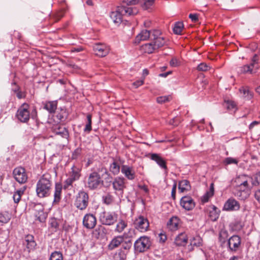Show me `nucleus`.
I'll return each mask as SVG.
<instances>
[{"label":"nucleus","instance_id":"nucleus-1","mask_svg":"<svg viewBox=\"0 0 260 260\" xmlns=\"http://www.w3.org/2000/svg\"><path fill=\"white\" fill-rule=\"evenodd\" d=\"M161 32L158 29L152 30L151 42L143 46L145 52L150 54L164 46L166 43V39L161 36Z\"/></svg>","mask_w":260,"mask_h":260},{"label":"nucleus","instance_id":"nucleus-27","mask_svg":"<svg viewBox=\"0 0 260 260\" xmlns=\"http://www.w3.org/2000/svg\"><path fill=\"white\" fill-rule=\"evenodd\" d=\"M150 158L152 160L155 161L161 168L164 169H167L165 160L159 154L152 153L151 154Z\"/></svg>","mask_w":260,"mask_h":260},{"label":"nucleus","instance_id":"nucleus-39","mask_svg":"<svg viewBox=\"0 0 260 260\" xmlns=\"http://www.w3.org/2000/svg\"><path fill=\"white\" fill-rule=\"evenodd\" d=\"M239 90L241 93L243 94V96L247 100H250L252 98V94L247 88L242 87Z\"/></svg>","mask_w":260,"mask_h":260},{"label":"nucleus","instance_id":"nucleus-26","mask_svg":"<svg viewBox=\"0 0 260 260\" xmlns=\"http://www.w3.org/2000/svg\"><path fill=\"white\" fill-rule=\"evenodd\" d=\"M43 108L50 113H53L57 108V102L56 101L46 102L43 103Z\"/></svg>","mask_w":260,"mask_h":260},{"label":"nucleus","instance_id":"nucleus-32","mask_svg":"<svg viewBox=\"0 0 260 260\" xmlns=\"http://www.w3.org/2000/svg\"><path fill=\"white\" fill-rule=\"evenodd\" d=\"M62 186L60 184H55V191L54 193V202H58L61 199Z\"/></svg>","mask_w":260,"mask_h":260},{"label":"nucleus","instance_id":"nucleus-20","mask_svg":"<svg viewBox=\"0 0 260 260\" xmlns=\"http://www.w3.org/2000/svg\"><path fill=\"white\" fill-rule=\"evenodd\" d=\"M240 206L238 201L234 198H230L225 203L223 209L226 211H237L240 209Z\"/></svg>","mask_w":260,"mask_h":260},{"label":"nucleus","instance_id":"nucleus-48","mask_svg":"<svg viewBox=\"0 0 260 260\" xmlns=\"http://www.w3.org/2000/svg\"><path fill=\"white\" fill-rule=\"evenodd\" d=\"M260 184V171L256 173L254 177V180L252 178V185L256 186Z\"/></svg>","mask_w":260,"mask_h":260},{"label":"nucleus","instance_id":"nucleus-49","mask_svg":"<svg viewBox=\"0 0 260 260\" xmlns=\"http://www.w3.org/2000/svg\"><path fill=\"white\" fill-rule=\"evenodd\" d=\"M225 106L228 109L232 110L235 108L236 104L233 101L228 100L225 101Z\"/></svg>","mask_w":260,"mask_h":260},{"label":"nucleus","instance_id":"nucleus-62","mask_svg":"<svg viewBox=\"0 0 260 260\" xmlns=\"http://www.w3.org/2000/svg\"><path fill=\"white\" fill-rule=\"evenodd\" d=\"M254 196L256 200L260 203V189L255 192Z\"/></svg>","mask_w":260,"mask_h":260},{"label":"nucleus","instance_id":"nucleus-28","mask_svg":"<svg viewBox=\"0 0 260 260\" xmlns=\"http://www.w3.org/2000/svg\"><path fill=\"white\" fill-rule=\"evenodd\" d=\"M220 210L215 206L213 205L210 207L209 212V216L212 221H216L219 217Z\"/></svg>","mask_w":260,"mask_h":260},{"label":"nucleus","instance_id":"nucleus-44","mask_svg":"<svg viewBox=\"0 0 260 260\" xmlns=\"http://www.w3.org/2000/svg\"><path fill=\"white\" fill-rule=\"evenodd\" d=\"M103 200L104 203L107 205H110L113 202L114 198L110 194H107L103 197Z\"/></svg>","mask_w":260,"mask_h":260},{"label":"nucleus","instance_id":"nucleus-64","mask_svg":"<svg viewBox=\"0 0 260 260\" xmlns=\"http://www.w3.org/2000/svg\"><path fill=\"white\" fill-rule=\"evenodd\" d=\"M259 123V122L257 121H254L252 123H250V124L249 126V129L252 128L255 125H257Z\"/></svg>","mask_w":260,"mask_h":260},{"label":"nucleus","instance_id":"nucleus-40","mask_svg":"<svg viewBox=\"0 0 260 260\" xmlns=\"http://www.w3.org/2000/svg\"><path fill=\"white\" fill-rule=\"evenodd\" d=\"M252 186V178L246 175V178L244 181H243V184L241 186L251 187V188Z\"/></svg>","mask_w":260,"mask_h":260},{"label":"nucleus","instance_id":"nucleus-3","mask_svg":"<svg viewBox=\"0 0 260 260\" xmlns=\"http://www.w3.org/2000/svg\"><path fill=\"white\" fill-rule=\"evenodd\" d=\"M138 12L136 8L121 5L118 6L115 11L111 13L110 17L115 23L119 24L122 22L123 17L135 15Z\"/></svg>","mask_w":260,"mask_h":260},{"label":"nucleus","instance_id":"nucleus-19","mask_svg":"<svg viewBox=\"0 0 260 260\" xmlns=\"http://www.w3.org/2000/svg\"><path fill=\"white\" fill-rule=\"evenodd\" d=\"M121 172L129 180H133L136 177V173L132 167L128 165H122Z\"/></svg>","mask_w":260,"mask_h":260},{"label":"nucleus","instance_id":"nucleus-52","mask_svg":"<svg viewBox=\"0 0 260 260\" xmlns=\"http://www.w3.org/2000/svg\"><path fill=\"white\" fill-rule=\"evenodd\" d=\"M181 120L179 118L175 117L171 119L169 121V124L174 126H177L180 122Z\"/></svg>","mask_w":260,"mask_h":260},{"label":"nucleus","instance_id":"nucleus-30","mask_svg":"<svg viewBox=\"0 0 260 260\" xmlns=\"http://www.w3.org/2000/svg\"><path fill=\"white\" fill-rule=\"evenodd\" d=\"M189 182L187 180H183L179 182L178 189L181 192L188 191L190 189Z\"/></svg>","mask_w":260,"mask_h":260},{"label":"nucleus","instance_id":"nucleus-2","mask_svg":"<svg viewBox=\"0 0 260 260\" xmlns=\"http://www.w3.org/2000/svg\"><path fill=\"white\" fill-rule=\"evenodd\" d=\"M52 182L49 175H43L38 180L36 185V193L39 198L48 197L51 192Z\"/></svg>","mask_w":260,"mask_h":260},{"label":"nucleus","instance_id":"nucleus-24","mask_svg":"<svg viewBox=\"0 0 260 260\" xmlns=\"http://www.w3.org/2000/svg\"><path fill=\"white\" fill-rule=\"evenodd\" d=\"M179 223V218L177 216H173L168 222L167 227L170 231H176L178 229Z\"/></svg>","mask_w":260,"mask_h":260},{"label":"nucleus","instance_id":"nucleus-50","mask_svg":"<svg viewBox=\"0 0 260 260\" xmlns=\"http://www.w3.org/2000/svg\"><path fill=\"white\" fill-rule=\"evenodd\" d=\"M228 237V232L226 231H221L219 234V240L224 243L225 242V239Z\"/></svg>","mask_w":260,"mask_h":260},{"label":"nucleus","instance_id":"nucleus-42","mask_svg":"<svg viewBox=\"0 0 260 260\" xmlns=\"http://www.w3.org/2000/svg\"><path fill=\"white\" fill-rule=\"evenodd\" d=\"M87 122L84 128V132L89 133L91 130V115L90 114L87 116Z\"/></svg>","mask_w":260,"mask_h":260},{"label":"nucleus","instance_id":"nucleus-9","mask_svg":"<svg viewBox=\"0 0 260 260\" xmlns=\"http://www.w3.org/2000/svg\"><path fill=\"white\" fill-rule=\"evenodd\" d=\"M28 104H23L17 110L16 116L22 122H27L29 119L30 113L28 110Z\"/></svg>","mask_w":260,"mask_h":260},{"label":"nucleus","instance_id":"nucleus-57","mask_svg":"<svg viewBox=\"0 0 260 260\" xmlns=\"http://www.w3.org/2000/svg\"><path fill=\"white\" fill-rule=\"evenodd\" d=\"M189 17L193 22H196L198 21V15L197 14H190Z\"/></svg>","mask_w":260,"mask_h":260},{"label":"nucleus","instance_id":"nucleus-5","mask_svg":"<svg viewBox=\"0 0 260 260\" xmlns=\"http://www.w3.org/2000/svg\"><path fill=\"white\" fill-rule=\"evenodd\" d=\"M82 167L80 165H74L71 168V170L69 172V177L64 182V188H68L72 186L74 182L78 180L81 176Z\"/></svg>","mask_w":260,"mask_h":260},{"label":"nucleus","instance_id":"nucleus-60","mask_svg":"<svg viewBox=\"0 0 260 260\" xmlns=\"http://www.w3.org/2000/svg\"><path fill=\"white\" fill-rule=\"evenodd\" d=\"M83 50V48L81 47H74L71 49L72 52H79Z\"/></svg>","mask_w":260,"mask_h":260},{"label":"nucleus","instance_id":"nucleus-43","mask_svg":"<svg viewBox=\"0 0 260 260\" xmlns=\"http://www.w3.org/2000/svg\"><path fill=\"white\" fill-rule=\"evenodd\" d=\"M36 216L37 217L38 220H39L40 222H44L46 218L47 214L45 213L42 210H40V211H39L38 214H36Z\"/></svg>","mask_w":260,"mask_h":260},{"label":"nucleus","instance_id":"nucleus-37","mask_svg":"<svg viewBox=\"0 0 260 260\" xmlns=\"http://www.w3.org/2000/svg\"><path fill=\"white\" fill-rule=\"evenodd\" d=\"M155 0H140L142 7L145 9L149 8L154 4Z\"/></svg>","mask_w":260,"mask_h":260},{"label":"nucleus","instance_id":"nucleus-34","mask_svg":"<svg viewBox=\"0 0 260 260\" xmlns=\"http://www.w3.org/2000/svg\"><path fill=\"white\" fill-rule=\"evenodd\" d=\"M184 27V25L182 22H177L175 23L173 27V32L176 35H180Z\"/></svg>","mask_w":260,"mask_h":260},{"label":"nucleus","instance_id":"nucleus-15","mask_svg":"<svg viewBox=\"0 0 260 260\" xmlns=\"http://www.w3.org/2000/svg\"><path fill=\"white\" fill-rule=\"evenodd\" d=\"M96 224V218L92 214L88 213L85 215L83 219V224L87 229H91Z\"/></svg>","mask_w":260,"mask_h":260},{"label":"nucleus","instance_id":"nucleus-14","mask_svg":"<svg viewBox=\"0 0 260 260\" xmlns=\"http://www.w3.org/2000/svg\"><path fill=\"white\" fill-rule=\"evenodd\" d=\"M93 49L95 54L100 57L106 56L109 52V48L105 44L102 43L94 44Z\"/></svg>","mask_w":260,"mask_h":260},{"label":"nucleus","instance_id":"nucleus-17","mask_svg":"<svg viewBox=\"0 0 260 260\" xmlns=\"http://www.w3.org/2000/svg\"><path fill=\"white\" fill-rule=\"evenodd\" d=\"M108 233V230L102 225H99L92 233V237L96 239H103Z\"/></svg>","mask_w":260,"mask_h":260},{"label":"nucleus","instance_id":"nucleus-56","mask_svg":"<svg viewBox=\"0 0 260 260\" xmlns=\"http://www.w3.org/2000/svg\"><path fill=\"white\" fill-rule=\"evenodd\" d=\"M21 196L18 193L14 192L13 194V200L15 203H18L21 199Z\"/></svg>","mask_w":260,"mask_h":260},{"label":"nucleus","instance_id":"nucleus-4","mask_svg":"<svg viewBox=\"0 0 260 260\" xmlns=\"http://www.w3.org/2000/svg\"><path fill=\"white\" fill-rule=\"evenodd\" d=\"M103 183L100 174L96 172H93L90 173L85 178V186L90 190L98 189Z\"/></svg>","mask_w":260,"mask_h":260},{"label":"nucleus","instance_id":"nucleus-12","mask_svg":"<svg viewBox=\"0 0 260 260\" xmlns=\"http://www.w3.org/2000/svg\"><path fill=\"white\" fill-rule=\"evenodd\" d=\"M14 177L16 181L20 183H24L27 180V175L25 170L22 167L16 168L13 172Z\"/></svg>","mask_w":260,"mask_h":260},{"label":"nucleus","instance_id":"nucleus-59","mask_svg":"<svg viewBox=\"0 0 260 260\" xmlns=\"http://www.w3.org/2000/svg\"><path fill=\"white\" fill-rule=\"evenodd\" d=\"M105 174L107 175V177L105 178L106 181L110 183H112V177L107 170L105 171Z\"/></svg>","mask_w":260,"mask_h":260},{"label":"nucleus","instance_id":"nucleus-53","mask_svg":"<svg viewBox=\"0 0 260 260\" xmlns=\"http://www.w3.org/2000/svg\"><path fill=\"white\" fill-rule=\"evenodd\" d=\"M170 64L173 67H176L180 65V61L177 58L174 57L171 60Z\"/></svg>","mask_w":260,"mask_h":260},{"label":"nucleus","instance_id":"nucleus-31","mask_svg":"<svg viewBox=\"0 0 260 260\" xmlns=\"http://www.w3.org/2000/svg\"><path fill=\"white\" fill-rule=\"evenodd\" d=\"M120 170V163L118 160H114L113 162L110 165V171L113 174V175H116L119 174Z\"/></svg>","mask_w":260,"mask_h":260},{"label":"nucleus","instance_id":"nucleus-36","mask_svg":"<svg viewBox=\"0 0 260 260\" xmlns=\"http://www.w3.org/2000/svg\"><path fill=\"white\" fill-rule=\"evenodd\" d=\"M253 68V63L246 64L241 67V72L242 73H252V69Z\"/></svg>","mask_w":260,"mask_h":260},{"label":"nucleus","instance_id":"nucleus-55","mask_svg":"<svg viewBox=\"0 0 260 260\" xmlns=\"http://www.w3.org/2000/svg\"><path fill=\"white\" fill-rule=\"evenodd\" d=\"M123 4L124 6V4L129 6V5H134L137 4L136 0H123Z\"/></svg>","mask_w":260,"mask_h":260},{"label":"nucleus","instance_id":"nucleus-6","mask_svg":"<svg viewBox=\"0 0 260 260\" xmlns=\"http://www.w3.org/2000/svg\"><path fill=\"white\" fill-rule=\"evenodd\" d=\"M99 220L103 225H112L117 220V214L114 212L104 211L100 214Z\"/></svg>","mask_w":260,"mask_h":260},{"label":"nucleus","instance_id":"nucleus-63","mask_svg":"<svg viewBox=\"0 0 260 260\" xmlns=\"http://www.w3.org/2000/svg\"><path fill=\"white\" fill-rule=\"evenodd\" d=\"M257 60H258L257 55V54H255L252 59V62L251 63H253V66H254V64L257 62Z\"/></svg>","mask_w":260,"mask_h":260},{"label":"nucleus","instance_id":"nucleus-38","mask_svg":"<svg viewBox=\"0 0 260 260\" xmlns=\"http://www.w3.org/2000/svg\"><path fill=\"white\" fill-rule=\"evenodd\" d=\"M202 240L199 236H197L193 238L190 240V245L194 246H200L201 245Z\"/></svg>","mask_w":260,"mask_h":260},{"label":"nucleus","instance_id":"nucleus-11","mask_svg":"<svg viewBox=\"0 0 260 260\" xmlns=\"http://www.w3.org/2000/svg\"><path fill=\"white\" fill-rule=\"evenodd\" d=\"M126 180L124 178L122 177H117L114 178L112 181L113 189L117 193L122 195L123 190L126 188Z\"/></svg>","mask_w":260,"mask_h":260},{"label":"nucleus","instance_id":"nucleus-41","mask_svg":"<svg viewBox=\"0 0 260 260\" xmlns=\"http://www.w3.org/2000/svg\"><path fill=\"white\" fill-rule=\"evenodd\" d=\"M49 260H63L62 255L60 252L54 251L52 253Z\"/></svg>","mask_w":260,"mask_h":260},{"label":"nucleus","instance_id":"nucleus-8","mask_svg":"<svg viewBox=\"0 0 260 260\" xmlns=\"http://www.w3.org/2000/svg\"><path fill=\"white\" fill-rule=\"evenodd\" d=\"M89 197L87 193L84 191H80L76 196L75 206L79 209L83 210L88 205Z\"/></svg>","mask_w":260,"mask_h":260},{"label":"nucleus","instance_id":"nucleus-35","mask_svg":"<svg viewBox=\"0 0 260 260\" xmlns=\"http://www.w3.org/2000/svg\"><path fill=\"white\" fill-rule=\"evenodd\" d=\"M214 194V184L211 183L210 186L209 190L203 196V201L207 202L208 201L209 198L213 196Z\"/></svg>","mask_w":260,"mask_h":260},{"label":"nucleus","instance_id":"nucleus-10","mask_svg":"<svg viewBox=\"0 0 260 260\" xmlns=\"http://www.w3.org/2000/svg\"><path fill=\"white\" fill-rule=\"evenodd\" d=\"M134 225L136 229L141 232H144L148 230L149 223L147 218L141 215L135 219Z\"/></svg>","mask_w":260,"mask_h":260},{"label":"nucleus","instance_id":"nucleus-46","mask_svg":"<svg viewBox=\"0 0 260 260\" xmlns=\"http://www.w3.org/2000/svg\"><path fill=\"white\" fill-rule=\"evenodd\" d=\"M122 244V247L125 250H129L132 246V241L131 240H128L127 241H124L121 243Z\"/></svg>","mask_w":260,"mask_h":260},{"label":"nucleus","instance_id":"nucleus-45","mask_svg":"<svg viewBox=\"0 0 260 260\" xmlns=\"http://www.w3.org/2000/svg\"><path fill=\"white\" fill-rule=\"evenodd\" d=\"M210 68V67L204 62L201 63L197 67L198 71L203 72L207 71Z\"/></svg>","mask_w":260,"mask_h":260},{"label":"nucleus","instance_id":"nucleus-16","mask_svg":"<svg viewBox=\"0 0 260 260\" xmlns=\"http://www.w3.org/2000/svg\"><path fill=\"white\" fill-rule=\"evenodd\" d=\"M241 238L238 235L232 236L228 240L229 249L232 251H237L241 245Z\"/></svg>","mask_w":260,"mask_h":260},{"label":"nucleus","instance_id":"nucleus-51","mask_svg":"<svg viewBox=\"0 0 260 260\" xmlns=\"http://www.w3.org/2000/svg\"><path fill=\"white\" fill-rule=\"evenodd\" d=\"M224 163L225 165H230L232 164H234L237 165L238 164V161L234 158L227 157L224 159Z\"/></svg>","mask_w":260,"mask_h":260},{"label":"nucleus","instance_id":"nucleus-33","mask_svg":"<svg viewBox=\"0 0 260 260\" xmlns=\"http://www.w3.org/2000/svg\"><path fill=\"white\" fill-rule=\"evenodd\" d=\"M127 226V223L122 219L119 220L116 224L115 231L116 232L120 233L123 231L125 228Z\"/></svg>","mask_w":260,"mask_h":260},{"label":"nucleus","instance_id":"nucleus-13","mask_svg":"<svg viewBox=\"0 0 260 260\" xmlns=\"http://www.w3.org/2000/svg\"><path fill=\"white\" fill-rule=\"evenodd\" d=\"M251 187H242L237 186L234 193L240 200H244L248 198L250 195Z\"/></svg>","mask_w":260,"mask_h":260},{"label":"nucleus","instance_id":"nucleus-21","mask_svg":"<svg viewBox=\"0 0 260 260\" xmlns=\"http://www.w3.org/2000/svg\"><path fill=\"white\" fill-rule=\"evenodd\" d=\"M125 238H126L125 234H124L122 236L114 237L109 243L108 246V249L110 250H112L118 247L124 241Z\"/></svg>","mask_w":260,"mask_h":260},{"label":"nucleus","instance_id":"nucleus-61","mask_svg":"<svg viewBox=\"0 0 260 260\" xmlns=\"http://www.w3.org/2000/svg\"><path fill=\"white\" fill-rule=\"evenodd\" d=\"M176 189V184H174L172 188V192H171L172 197L174 199H175V198Z\"/></svg>","mask_w":260,"mask_h":260},{"label":"nucleus","instance_id":"nucleus-23","mask_svg":"<svg viewBox=\"0 0 260 260\" xmlns=\"http://www.w3.org/2000/svg\"><path fill=\"white\" fill-rule=\"evenodd\" d=\"M152 30H143L138 34L135 39V42L139 43L141 41H145L149 38L151 39Z\"/></svg>","mask_w":260,"mask_h":260},{"label":"nucleus","instance_id":"nucleus-54","mask_svg":"<svg viewBox=\"0 0 260 260\" xmlns=\"http://www.w3.org/2000/svg\"><path fill=\"white\" fill-rule=\"evenodd\" d=\"M157 102L158 103L162 104L167 101H169V97L164 96H159L157 98Z\"/></svg>","mask_w":260,"mask_h":260},{"label":"nucleus","instance_id":"nucleus-18","mask_svg":"<svg viewBox=\"0 0 260 260\" xmlns=\"http://www.w3.org/2000/svg\"><path fill=\"white\" fill-rule=\"evenodd\" d=\"M180 205L184 209L189 211L194 207L195 203L190 197L184 196L181 199Z\"/></svg>","mask_w":260,"mask_h":260},{"label":"nucleus","instance_id":"nucleus-29","mask_svg":"<svg viewBox=\"0 0 260 260\" xmlns=\"http://www.w3.org/2000/svg\"><path fill=\"white\" fill-rule=\"evenodd\" d=\"M23 244H26L27 248L29 250L33 249L36 246V243L34 240V237L31 235H28L25 237Z\"/></svg>","mask_w":260,"mask_h":260},{"label":"nucleus","instance_id":"nucleus-58","mask_svg":"<svg viewBox=\"0 0 260 260\" xmlns=\"http://www.w3.org/2000/svg\"><path fill=\"white\" fill-rule=\"evenodd\" d=\"M144 79L141 80H138L135 82H134L133 83V86L135 87V88H138L140 86L142 85L144 83Z\"/></svg>","mask_w":260,"mask_h":260},{"label":"nucleus","instance_id":"nucleus-22","mask_svg":"<svg viewBox=\"0 0 260 260\" xmlns=\"http://www.w3.org/2000/svg\"><path fill=\"white\" fill-rule=\"evenodd\" d=\"M51 130L52 132L57 135H59L64 138H68L69 137V133L67 128L61 126L60 125L56 124L52 127Z\"/></svg>","mask_w":260,"mask_h":260},{"label":"nucleus","instance_id":"nucleus-7","mask_svg":"<svg viewBox=\"0 0 260 260\" xmlns=\"http://www.w3.org/2000/svg\"><path fill=\"white\" fill-rule=\"evenodd\" d=\"M151 246V241L149 237L142 236L137 239L134 243V248L136 251L143 252L148 250Z\"/></svg>","mask_w":260,"mask_h":260},{"label":"nucleus","instance_id":"nucleus-47","mask_svg":"<svg viewBox=\"0 0 260 260\" xmlns=\"http://www.w3.org/2000/svg\"><path fill=\"white\" fill-rule=\"evenodd\" d=\"M245 175H241L236 178L235 182L237 183V186H241L243 184V181L246 178Z\"/></svg>","mask_w":260,"mask_h":260},{"label":"nucleus","instance_id":"nucleus-25","mask_svg":"<svg viewBox=\"0 0 260 260\" xmlns=\"http://www.w3.org/2000/svg\"><path fill=\"white\" fill-rule=\"evenodd\" d=\"M188 238L185 233H181L175 238V243L178 246H185L187 243Z\"/></svg>","mask_w":260,"mask_h":260}]
</instances>
